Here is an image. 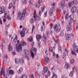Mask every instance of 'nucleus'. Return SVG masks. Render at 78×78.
Instances as JSON below:
<instances>
[{"instance_id":"1","label":"nucleus","mask_w":78,"mask_h":78,"mask_svg":"<svg viewBox=\"0 0 78 78\" xmlns=\"http://www.w3.org/2000/svg\"><path fill=\"white\" fill-rule=\"evenodd\" d=\"M28 15V13L26 12V8L24 9L23 12H19L17 15L18 19L22 20L24 19L25 16H27Z\"/></svg>"},{"instance_id":"2","label":"nucleus","mask_w":78,"mask_h":78,"mask_svg":"<svg viewBox=\"0 0 78 78\" xmlns=\"http://www.w3.org/2000/svg\"><path fill=\"white\" fill-rule=\"evenodd\" d=\"M27 45V43H26L23 40L22 41L20 42L18 45H16V48L18 51H22V46H25Z\"/></svg>"},{"instance_id":"3","label":"nucleus","mask_w":78,"mask_h":78,"mask_svg":"<svg viewBox=\"0 0 78 78\" xmlns=\"http://www.w3.org/2000/svg\"><path fill=\"white\" fill-rule=\"evenodd\" d=\"M5 10H6V7H5L2 6L0 7V14L4 13V19H6L7 14V11H5Z\"/></svg>"},{"instance_id":"4","label":"nucleus","mask_w":78,"mask_h":78,"mask_svg":"<svg viewBox=\"0 0 78 78\" xmlns=\"http://www.w3.org/2000/svg\"><path fill=\"white\" fill-rule=\"evenodd\" d=\"M54 29L56 33H59L61 30V26L59 24L57 23L54 27Z\"/></svg>"},{"instance_id":"5","label":"nucleus","mask_w":78,"mask_h":78,"mask_svg":"<svg viewBox=\"0 0 78 78\" xmlns=\"http://www.w3.org/2000/svg\"><path fill=\"white\" fill-rule=\"evenodd\" d=\"M16 64H20V63H23V60L22 58H16L15 59Z\"/></svg>"},{"instance_id":"6","label":"nucleus","mask_w":78,"mask_h":78,"mask_svg":"<svg viewBox=\"0 0 78 78\" xmlns=\"http://www.w3.org/2000/svg\"><path fill=\"white\" fill-rule=\"evenodd\" d=\"M34 21H37V20H38V21H39L40 20H41V18L40 17L37 16V15H36V10H35L34 12Z\"/></svg>"},{"instance_id":"7","label":"nucleus","mask_w":78,"mask_h":78,"mask_svg":"<svg viewBox=\"0 0 78 78\" xmlns=\"http://www.w3.org/2000/svg\"><path fill=\"white\" fill-rule=\"evenodd\" d=\"M65 35L66 36V39L68 40L70 39V38L72 37V36H73V34L72 33L70 34L69 32L68 33V34L66 33Z\"/></svg>"},{"instance_id":"8","label":"nucleus","mask_w":78,"mask_h":78,"mask_svg":"<svg viewBox=\"0 0 78 78\" xmlns=\"http://www.w3.org/2000/svg\"><path fill=\"white\" fill-rule=\"evenodd\" d=\"M11 41H12L14 42H16L17 41V36L16 34H14L12 38L11 39Z\"/></svg>"},{"instance_id":"9","label":"nucleus","mask_w":78,"mask_h":78,"mask_svg":"<svg viewBox=\"0 0 78 78\" xmlns=\"http://www.w3.org/2000/svg\"><path fill=\"white\" fill-rule=\"evenodd\" d=\"M74 17V16L73 15H71L69 16L68 20V21H69V23H71L72 22V21L73 20Z\"/></svg>"},{"instance_id":"10","label":"nucleus","mask_w":78,"mask_h":78,"mask_svg":"<svg viewBox=\"0 0 78 78\" xmlns=\"http://www.w3.org/2000/svg\"><path fill=\"white\" fill-rule=\"evenodd\" d=\"M24 53L25 55L24 56L26 58H27L29 54V50L28 49H27L24 50Z\"/></svg>"},{"instance_id":"11","label":"nucleus","mask_w":78,"mask_h":78,"mask_svg":"<svg viewBox=\"0 0 78 78\" xmlns=\"http://www.w3.org/2000/svg\"><path fill=\"white\" fill-rule=\"evenodd\" d=\"M44 58L45 60V64L47 65L48 64V62H49L50 60H49V58H48L46 57V56H44Z\"/></svg>"},{"instance_id":"12","label":"nucleus","mask_w":78,"mask_h":78,"mask_svg":"<svg viewBox=\"0 0 78 78\" xmlns=\"http://www.w3.org/2000/svg\"><path fill=\"white\" fill-rule=\"evenodd\" d=\"M73 49L74 50L76 51V53H78V47L76 45H73Z\"/></svg>"},{"instance_id":"13","label":"nucleus","mask_w":78,"mask_h":78,"mask_svg":"<svg viewBox=\"0 0 78 78\" xmlns=\"http://www.w3.org/2000/svg\"><path fill=\"white\" fill-rule=\"evenodd\" d=\"M71 11L72 13H75L76 12V6H73L71 10Z\"/></svg>"},{"instance_id":"14","label":"nucleus","mask_w":78,"mask_h":78,"mask_svg":"<svg viewBox=\"0 0 78 78\" xmlns=\"http://www.w3.org/2000/svg\"><path fill=\"white\" fill-rule=\"evenodd\" d=\"M28 41L32 42L31 45H34V41H33V37H30L29 38Z\"/></svg>"},{"instance_id":"15","label":"nucleus","mask_w":78,"mask_h":78,"mask_svg":"<svg viewBox=\"0 0 78 78\" xmlns=\"http://www.w3.org/2000/svg\"><path fill=\"white\" fill-rule=\"evenodd\" d=\"M36 38L37 41H40L42 38V36L41 35L37 34L36 36Z\"/></svg>"},{"instance_id":"16","label":"nucleus","mask_w":78,"mask_h":78,"mask_svg":"<svg viewBox=\"0 0 78 78\" xmlns=\"http://www.w3.org/2000/svg\"><path fill=\"white\" fill-rule=\"evenodd\" d=\"M65 5H66V3L64 1H62L61 2V6L62 8H64L65 6Z\"/></svg>"},{"instance_id":"17","label":"nucleus","mask_w":78,"mask_h":78,"mask_svg":"<svg viewBox=\"0 0 78 78\" xmlns=\"http://www.w3.org/2000/svg\"><path fill=\"white\" fill-rule=\"evenodd\" d=\"M48 33H46V34L45 35L44 34H43V39L45 41V40H47V37H48Z\"/></svg>"},{"instance_id":"18","label":"nucleus","mask_w":78,"mask_h":78,"mask_svg":"<svg viewBox=\"0 0 78 78\" xmlns=\"http://www.w3.org/2000/svg\"><path fill=\"white\" fill-rule=\"evenodd\" d=\"M64 67L66 69H68V68H70V66L69 63H67V62H66V65L64 66Z\"/></svg>"},{"instance_id":"19","label":"nucleus","mask_w":78,"mask_h":78,"mask_svg":"<svg viewBox=\"0 0 78 78\" xmlns=\"http://www.w3.org/2000/svg\"><path fill=\"white\" fill-rule=\"evenodd\" d=\"M3 73H5V69L3 68H2L1 69V73L0 74L1 76H2Z\"/></svg>"},{"instance_id":"20","label":"nucleus","mask_w":78,"mask_h":78,"mask_svg":"<svg viewBox=\"0 0 78 78\" xmlns=\"http://www.w3.org/2000/svg\"><path fill=\"white\" fill-rule=\"evenodd\" d=\"M67 30L68 31H70L72 30V28H71V26L70 25V23L66 27Z\"/></svg>"},{"instance_id":"21","label":"nucleus","mask_w":78,"mask_h":78,"mask_svg":"<svg viewBox=\"0 0 78 78\" xmlns=\"http://www.w3.org/2000/svg\"><path fill=\"white\" fill-rule=\"evenodd\" d=\"M66 53L65 52H63V54H62V60L63 61H64L65 59H66Z\"/></svg>"},{"instance_id":"22","label":"nucleus","mask_w":78,"mask_h":78,"mask_svg":"<svg viewBox=\"0 0 78 78\" xmlns=\"http://www.w3.org/2000/svg\"><path fill=\"white\" fill-rule=\"evenodd\" d=\"M32 48H31V50L32 51H34L35 53H36V51H37V49H36V48H33V45H32Z\"/></svg>"},{"instance_id":"23","label":"nucleus","mask_w":78,"mask_h":78,"mask_svg":"<svg viewBox=\"0 0 78 78\" xmlns=\"http://www.w3.org/2000/svg\"><path fill=\"white\" fill-rule=\"evenodd\" d=\"M72 69L73 70L70 72V73L69 74L70 76H72L73 75V73L74 72V68H72Z\"/></svg>"},{"instance_id":"24","label":"nucleus","mask_w":78,"mask_h":78,"mask_svg":"<svg viewBox=\"0 0 78 78\" xmlns=\"http://www.w3.org/2000/svg\"><path fill=\"white\" fill-rule=\"evenodd\" d=\"M19 0H12V2L14 5H15V4H16V3H19Z\"/></svg>"},{"instance_id":"25","label":"nucleus","mask_w":78,"mask_h":78,"mask_svg":"<svg viewBox=\"0 0 78 78\" xmlns=\"http://www.w3.org/2000/svg\"><path fill=\"white\" fill-rule=\"evenodd\" d=\"M55 11V8L52 7L51 8L49 11L53 12Z\"/></svg>"},{"instance_id":"26","label":"nucleus","mask_w":78,"mask_h":78,"mask_svg":"<svg viewBox=\"0 0 78 78\" xmlns=\"http://www.w3.org/2000/svg\"><path fill=\"white\" fill-rule=\"evenodd\" d=\"M20 34L22 37H23L25 36V33L24 32H23L22 31L20 32Z\"/></svg>"},{"instance_id":"27","label":"nucleus","mask_w":78,"mask_h":78,"mask_svg":"<svg viewBox=\"0 0 78 78\" xmlns=\"http://www.w3.org/2000/svg\"><path fill=\"white\" fill-rule=\"evenodd\" d=\"M23 71V69H22V68H20L19 69V70L18 71V73L19 74L20 73H22V72Z\"/></svg>"},{"instance_id":"28","label":"nucleus","mask_w":78,"mask_h":78,"mask_svg":"<svg viewBox=\"0 0 78 78\" xmlns=\"http://www.w3.org/2000/svg\"><path fill=\"white\" fill-rule=\"evenodd\" d=\"M50 72L49 71H48L47 74L45 76V78H48V77L50 76Z\"/></svg>"},{"instance_id":"29","label":"nucleus","mask_w":78,"mask_h":78,"mask_svg":"<svg viewBox=\"0 0 78 78\" xmlns=\"http://www.w3.org/2000/svg\"><path fill=\"white\" fill-rule=\"evenodd\" d=\"M35 73L37 75V76L38 78H40V76H41L40 75H39V73H38V72L37 71H36Z\"/></svg>"},{"instance_id":"30","label":"nucleus","mask_w":78,"mask_h":78,"mask_svg":"<svg viewBox=\"0 0 78 78\" xmlns=\"http://www.w3.org/2000/svg\"><path fill=\"white\" fill-rule=\"evenodd\" d=\"M44 73H46L48 71V68L47 67H44Z\"/></svg>"},{"instance_id":"31","label":"nucleus","mask_w":78,"mask_h":78,"mask_svg":"<svg viewBox=\"0 0 78 78\" xmlns=\"http://www.w3.org/2000/svg\"><path fill=\"white\" fill-rule=\"evenodd\" d=\"M74 4V3L73 1H72L71 3H69V8H70V7H71L72 6H73Z\"/></svg>"},{"instance_id":"32","label":"nucleus","mask_w":78,"mask_h":78,"mask_svg":"<svg viewBox=\"0 0 78 78\" xmlns=\"http://www.w3.org/2000/svg\"><path fill=\"white\" fill-rule=\"evenodd\" d=\"M9 73L10 75H12L14 74V71L12 70H10L9 71Z\"/></svg>"},{"instance_id":"33","label":"nucleus","mask_w":78,"mask_h":78,"mask_svg":"<svg viewBox=\"0 0 78 78\" xmlns=\"http://www.w3.org/2000/svg\"><path fill=\"white\" fill-rule=\"evenodd\" d=\"M9 50V51H11L12 50V47H11V45L9 44V48H8Z\"/></svg>"},{"instance_id":"34","label":"nucleus","mask_w":78,"mask_h":78,"mask_svg":"<svg viewBox=\"0 0 78 78\" xmlns=\"http://www.w3.org/2000/svg\"><path fill=\"white\" fill-rule=\"evenodd\" d=\"M29 5H30V6L31 7H32V6H33V4L32 2H31V1L30 0H29Z\"/></svg>"},{"instance_id":"35","label":"nucleus","mask_w":78,"mask_h":78,"mask_svg":"<svg viewBox=\"0 0 78 78\" xmlns=\"http://www.w3.org/2000/svg\"><path fill=\"white\" fill-rule=\"evenodd\" d=\"M12 7V3H11L9 4L8 9H11Z\"/></svg>"},{"instance_id":"36","label":"nucleus","mask_w":78,"mask_h":78,"mask_svg":"<svg viewBox=\"0 0 78 78\" xmlns=\"http://www.w3.org/2000/svg\"><path fill=\"white\" fill-rule=\"evenodd\" d=\"M71 53L73 55H76V54L75 52L73 50H71Z\"/></svg>"},{"instance_id":"37","label":"nucleus","mask_w":78,"mask_h":78,"mask_svg":"<svg viewBox=\"0 0 78 78\" xmlns=\"http://www.w3.org/2000/svg\"><path fill=\"white\" fill-rule=\"evenodd\" d=\"M58 51H60V53H62V51H62V49H61V47H60V46L58 45Z\"/></svg>"},{"instance_id":"38","label":"nucleus","mask_w":78,"mask_h":78,"mask_svg":"<svg viewBox=\"0 0 78 78\" xmlns=\"http://www.w3.org/2000/svg\"><path fill=\"white\" fill-rule=\"evenodd\" d=\"M20 78H27V77L25 75H22Z\"/></svg>"},{"instance_id":"39","label":"nucleus","mask_w":78,"mask_h":78,"mask_svg":"<svg viewBox=\"0 0 78 78\" xmlns=\"http://www.w3.org/2000/svg\"><path fill=\"white\" fill-rule=\"evenodd\" d=\"M64 51L66 54H67L69 53V51H68V49L67 48H65L64 49Z\"/></svg>"},{"instance_id":"40","label":"nucleus","mask_w":78,"mask_h":78,"mask_svg":"<svg viewBox=\"0 0 78 78\" xmlns=\"http://www.w3.org/2000/svg\"><path fill=\"white\" fill-rule=\"evenodd\" d=\"M68 17H69V13H67V14H66L65 16L66 20H67V19H68Z\"/></svg>"},{"instance_id":"41","label":"nucleus","mask_w":78,"mask_h":78,"mask_svg":"<svg viewBox=\"0 0 78 78\" xmlns=\"http://www.w3.org/2000/svg\"><path fill=\"white\" fill-rule=\"evenodd\" d=\"M75 5H78V1L76 0H74L73 1Z\"/></svg>"},{"instance_id":"42","label":"nucleus","mask_w":78,"mask_h":78,"mask_svg":"<svg viewBox=\"0 0 78 78\" xmlns=\"http://www.w3.org/2000/svg\"><path fill=\"white\" fill-rule=\"evenodd\" d=\"M51 70H54V71H55L56 70V67L55 66H53L51 68Z\"/></svg>"},{"instance_id":"43","label":"nucleus","mask_w":78,"mask_h":78,"mask_svg":"<svg viewBox=\"0 0 78 78\" xmlns=\"http://www.w3.org/2000/svg\"><path fill=\"white\" fill-rule=\"evenodd\" d=\"M45 6L44 5L41 8V10L42 11V12H43V11H44V9H45Z\"/></svg>"},{"instance_id":"44","label":"nucleus","mask_w":78,"mask_h":78,"mask_svg":"<svg viewBox=\"0 0 78 78\" xmlns=\"http://www.w3.org/2000/svg\"><path fill=\"white\" fill-rule=\"evenodd\" d=\"M26 30H27V29H26V28L25 27H23V31H22V32L23 33H25V31H26Z\"/></svg>"},{"instance_id":"45","label":"nucleus","mask_w":78,"mask_h":78,"mask_svg":"<svg viewBox=\"0 0 78 78\" xmlns=\"http://www.w3.org/2000/svg\"><path fill=\"white\" fill-rule=\"evenodd\" d=\"M22 2L24 4H27V1L26 0H22Z\"/></svg>"},{"instance_id":"46","label":"nucleus","mask_w":78,"mask_h":78,"mask_svg":"<svg viewBox=\"0 0 78 78\" xmlns=\"http://www.w3.org/2000/svg\"><path fill=\"white\" fill-rule=\"evenodd\" d=\"M43 12H42V10H40L39 11V14L40 16H41V14H42V13Z\"/></svg>"},{"instance_id":"47","label":"nucleus","mask_w":78,"mask_h":78,"mask_svg":"<svg viewBox=\"0 0 78 78\" xmlns=\"http://www.w3.org/2000/svg\"><path fill=\"white\" fill-rule=\"evenodd\" d=\"M7 19H8V20H11V17L9 16V15H8L7 16Z\"/></svg>"},{"instance_id":"48","label":"nucleus","mask_w":78,"mask_h":78,"mask_svg":"<svg viewBox=\"0 0 78 78\" xmlns=\"http://www.w3.org/2000/svg\"><path fill=\"white\" fill-rule=\"evenodd\" d=\"M35 7L37 8H39L40 5L37 6V4H35Z\"/></svg>"},{"instance_id":"49","label":"nucleus","mask_w":78,"mask_h":78,"mask_svg":"<svg viewBox=\"0 0 78 78\" xmlns=\"http://www.w3.org/2000/svg\"><path fill=\"white\" fill-rule=\"evenodd\" d=\"M60 35L61 36H64V33H63V32H61L60 34Z\"/></svg>"},{"instance_id":"50","label":"nucleus","mask_w":78,"mask_h":78,"mask_svg":"<svg viewBox=\"0 0 78 78\" xmlns=\"http://www.w3.org/2000/svg\"><path fill=\"white\" fill-rule=\"evenodd\" d=\"M31 56L32 58H34V53H33V52L32 51H31Z\"/></svg>"},{"instance_id":"51","label":"nucleus","mask_w":78,"mask_h":78,"mask_svg":"<svg viewBox=\"0 0 78 78\" xmlns=\"http://www.w3.org/2000/svg\"><path fill=\"white\" fill-rule=\"evenodd\" d=\"M49 50L51 52H53V48H52V47H50L49 48Z\"/></svg>"},{"instance_id":"52","label":"nucleus","mask_w":78,"mask_h":78,"mask_svg":"<svg viewBox=\"0 0 78 78\" xmlns=\"http://www.w3.org/2000/svg\"><path fill=\"white\" fill-rule=\"evenodd\" d=\"M30 22L31 23H33V22H34V20L33 18H31L30 20Z\"/></svg>"},{"instance_id":"53","label":"nucleus","mask_w":78,"mask_h":78,"mask_svg":"<svg viewBox=\"0 0 78 78\" xmlns=\"http://www.w3.org/2000/svg\"><path fill=\"white\" fill-rule=\"evenodd\" d=\"M49 14L50 16H52L53 15V12L49 11Z\"/></svg>"},{"instance_id":"54","label":"nucleus","mask_w":78,"mask_h":78,"mask_svg":"<svg viewBox=\"0 0 78 78\" xmlns=\"http://www.w3.org/2000/svg\"><path fill=\"white\" fill-rule=\"evenodd\" d=\"M34 28H35V27H34V26H33L32 29V33H33V30H34Z\"/></svg>"},{"instance_id":"55","label":"nucleus","mask_w":78,"mask_h":78,"mask_svg":"<svg viewBox=\"0 0 78 78\" xmlns=\"http://www.w3.org/2000/svg\"><path fill=\"white\" fill-rule=\"evenodd\" d=\"M53 76L54 77H55V78H57V75H56V74H55L54 73H53Z\"/></svg>"},{"instance_id":"56","label":"nucleus","mask_w":78,"mask_h":78,"mask_svg":"<svg viewBox=\"0 0 78 78\" xmlns=\"http://www.w3.org/2000/svg\"><path fill=\"white\" fill-rule=\"evenodd\" d=\"M2 42L4 43V44H5L6 42H5V39H4V38L2 39Z\"/></svg>"},{"instance_id":"57","label":"nucleus","mask_w":78,"mask_h":78,"mask_svg":"<svg viewBox=\"0 0 78 78\" xmlns=\"http://www.w3.org/2000/svg\"><path fill=\"white\" fill-rule=\"evenodd\" d=\"M52 53H53V58H55L56 57V55H55V52H52Z\"/></svg>"},{"instance_id":"58","label":"nucleus","mask_w":78,"mask_h":78,"mask_svg":"<svg viewBox=\"0 0 78 78\" xmlns=\"http://www.w3.org/2000/svg\"><path fill=\"white\" fill-rule=\"evenodd\" d=\"M47 11H46V12H44V17H45L46 16H47Z\"/></svg>"},{"instance_id":"59","label":"nucleus","mask_w":78,"mask_h":78,"mask_svg":"<svg viewBox=\"0 0 78 78\" xmlns=\"http://www.w3.org/2000/svg\"><path fill=\"white\" fill-rule=\"evenodd\" d=\"M74 62V59H72L71 61V64H73Z\"/></svg>"},{"instance_id":"60","label":"nucleus","mask_w":78,"mask_h":78,"mask_svg":"<svg viewBox=\"0 0 78 78\" xmlns=\"http://www.w3.org/2000/svg\"><path fill=\"white\" fill-rule=\"evenodd\" d=\"M52 6H55V2H53V3L51 5Z\"/></svg>"},{"instance_id":"61","label":"nucleus","mask_w":78,"mask_h":78,"mask_svg":"<svg viewBox=\"0 0 78 78\" xmlns=\"http://www.w3.org/2000/svg\"><path fill=\"white\" fill-rule=\"evenodd\" d=\"M42 2V0H39L38 1V4H40Z\"/></svg>"},{"instance_id":"62","label":"nucleus","mask_w":78,"mask_h":78,"mask_svg":"<svg viewBox=\"0 0 78 78\" xmlns=\"http://www.w3.org/2000/svg\"><path fill=\"white\" fill-rule=\"evenodd\" d=\"M56 58L57 59H58V58H59V56L58 54H56Z\"/></svg>"},{"instance_id":"63","label":"nucleus","mask_w":78,"mask_h":78,"mask_svg":"<svg viewBox=\"0 0 78 78\" xmlns=\"http://www.w3.org/2000/svg\"><path fill=\"white\" fill-rule=\"evenodd\" d=\"M76 30L78 31V23L77 24L76 26Z\"/></svg>"},{"instance_id":"64","label":"nucleus","mask_w":78,"mask_h":78,"mask_svg":"<svg viewBox=\"0 0 78 78\" xmlns=\"http://www.w3.org/2000/svg\"><path fill=\"white\" fill-rule=\"evenodd\" d=\"M31 78H34V76H33V74H31Z\"/></svg>"}]
</instances>
